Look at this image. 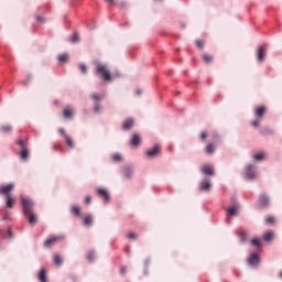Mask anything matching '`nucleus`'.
<instances>
[{"mask_svg":"<svg viewBox=\"0 0 282 282\" xmlns=\"http://www.w3.org/2000/svg\"><path fill=\"white\" fill-rule=\"evenodd\" d=\"M134 124V121L132 119H127L123 124H122V128L123 130L128 131L130 130Z\"/></svg>","mask_w":282,"mask_h":282,"instance_id":"15","label":"nucleus"},{"mask_svg":"<svg viewBox=\"0 0 282 282\" xmlns=\"http://www.w3.org/2000/svg\"><path fill=\"white\" fill-rule=\"evenodd\" d=\"M145 154L149 159H154L161 154V147L156 144L152 149L148 150Z\"/></svg>","mask_w":282,"mask_h":282,"instance_id":"6","label":"nucleus"},{"mask_svg":"<svg viewBox=\"0 0 282 282\" xmlns=\"http://www.w3.org/2000/svg\"><path fill=\"white\" fill-rule=\"evenodd\" d=\"M37 279L41 281V282H47V272L45 271V269H41L39 275H37Z\"/></svg>","mask_w":282,"mask_h":282,"instance_id":"17","label":"nucleus"},{"mask_svg":"<svg viewBox=\"0 0 282 282\" xmlns=\"http://www.w3.org/2000/svg\"><path fill=\"white\" fill-rule=\"evenodd\" d=\"M54 263H55V265H57V267L63 265V257H61V254H55V256H54Z\"/></svg>","mask_w":282,"mask_h":282,"instance_id":"22","label":"nucleus"},{"mask_svg":"<svg viewBox=\"0 0 282 282\" xmlns=\"http://www.w3.org/2000/svg\"><path fill=\"white\" fill-rule=\"evenodd\" d=\"M258 61L263 62L265 58V48L263 46H259L258 48Z\"/></svg>","mask_w":282,"mask_h":282,"instance_id":"14","label":"nucleus"},{"mask_svg":"<svg viewBox=\"0 0 282 282\" xmlns=\"http://www.w3.org/2000/svg\"><path fill=\"white\" fill-rule=\"evenodd\" d=\"M0 130L3 133H10V132H12V126H3V127L0 128Z\"/></svg>","mask_w":282,"mask_h":282,"instance_id":"28","label":"nucleus"},{"mask_svg":"<svg viewBox=\"0 0 282 282\" xmlns=\"http://www.w3.org/2000/svg\"><path fill=\"white\" fill-rule=\"evenodd\" d=\"M8 236L9 238H12V230L8 229Z\"/></svg>","mask_w":282,"mask_h":282,"instance_id":"50","label":"nucleus"},{"mask_svg":"<svg viewBox=\"0 0 282 282\" xmlns=\"http://www.w3.org/2000/svg\"><path fill=\"white\" fill-rule=\"evenodd\" d=\"M97 195L99 197H101L106 203L109 202V194L106 189L104 188H98L97 191Z\"/></svg>","mask_w":282,"mask_h":282,"instance_id":"11","label":"nucleus"},{"mask_svg":"<svg viewBox=\"0 0 282 282\" xmlns=\"http://www.w3.org/2000/svg\"><path fill=\"white\" fill-rule=\"evenodd\" d=\"M274 234L272 231H268L264 234L263 239L269 242L273 239Z\"/></svg>","mask_w":282,"mask_h":282,"instance_id":"25","label":"nucleus"},{"mask_svg":"<svg viewBox=\"0 0 282 282\" xmlns=\"http://www.w3.org/2000/svg\"><path fill=\"white\" fill-rule=\"evenodd\" d=\"M100 109H101L100 104L99 102H95L94 104V112L98 113L100 111Z\"/></svg>","mask_w":282,"mask_h":282,"instance_id":"36","label":"nucleus"},{"mask_svg":"<svg viewBox=\"0 0 282 282\" xmlns=\"http://www.w3.org/2000/svg\"><path fill=\"white\" fill-rule=\"evenodd\" d=\"M120 273L124 275L127 273V267H121Z\"/></svg>","mask_w":282,"mask_h":282,"instance_id":"48","label":"nucleus"},{"mask_svg":"<svg viewBox=\"0 0 282 282\" xmlns=\"http://www.w3.org/2000/svg\"><path fill=\"white\" fill-rule=\"evenodd\" d=\"M260 262V259L258 257L257 253H252L249 259H248V263L251 265V267H257Z\"/></svg>","mask_w":282,"mask_h":282,"instance_id":"9","label":"nucleus"},{"mask_svg":"<svg viewBox=\"0 0 282 282\" xmlns=\"http://www.w3.org/2000/svg\"><path fill=\"white\" fill-rule=\"evenodd\" d=\"M95 258H96L95 251H89V252L87 253V260H88L89 262L94 261Z\"/></svg>","mask_w":282,"mask_h":282,"instance_id":"30","label":"nucleus"},{"mask_svg":"<svg viewBox=\"0 0 282 282\" xmlns=\"http://www.w3.org/2000/svg\"><path fill=\"white\" fill-rule=\"evenodd\" d=\"M36 21L40 23H45V18H42V15H36Z\"/></svg>","mask_w":282,"mask_h":282,"instance_id":"45","label":"nucleus"},{"mask_svg":"<svg viewBox=\"0 0 282 282\" xmlns=\"http://www.w3.org/2000/svg\"><path fill=\"white\" fill-rule=\"evenodd\" d=\"M262 119H257L254 120L251 124L254 127V128H258L260 126V122H261Z\"/></svg>","mask_w":282,"mask_h":282,"instance_id":"42","label":"nucleus"},{"mask_svg":"<svg viewBox=\"0 0 282 282\" xmlns=\"http://www.w3.org/2000/svg\"><path fill=\"white\" fill-rule=\"evenodd\" d=\"M22 209L24 216L28 218V221L31 226H34L39 223V217L34 214V202L30 198L21 197Z\"/></svg>","mask_w":282,"mask_h":282,"instance_id":"1","label":"nucleus"},{"mask_svg":"<svg viewBox=\"0 0 282 282\" xmlns=\"http://www.w3.org/2000/svg\"><path fill=\"white\" fill-rule=\"evenodd\" d=\"M63 116H64L65 119H72V117L74 116V109H72L69 107H66L63 110Z\"/></svg>","mask_w":282,"mask_h":282,"instance_id":"12","label":"nucleus"},{"mask_svg":"<svg viewBox=\"0 0 282 282\" xmlns=\"http://www.w3.org/2000/svg\"><path fill=\"white\" fill-rule=\"evenodd\" d=\"M64 237L63 236H55V237H50L45 242H44V246L46 248H51L53 247L54 245L63 241Z\"/></svg>","mask_w":282,"mask_h":282,"instance_id":"5","label":"nucleus"},{"mask_svg":"<svg viewBox=\"0 0 282 282\" xmlns=\"http://www.w3.org/2000/svg\"><path fill=\"white\" fill-rule=\"evenodd\" d=\"M102 98H104V95H99V94H96V93H94V94L91 95V99H93L95 102L100 101Z\"/></svg>","mask_w":282,"mask_h":282,"instance_id":"26","label":"nucleus"},{"mask_svg":"<svg viewBox=\"0 0 282 282\" xmlns=\"http://www.w3.org/2000/svg\"><path fill=\"white\" fill-rule=\"evenodd\" d=\"M59 134L63 135L64 139H67V137H69L67 135V133H65V129L63 128L59 129Z\"/></svg>","mask_w":282,"mask_h":282,"instance_id":"43","label":"nucleus"},{"mask_svg":"<svg viewBox=\"0 0 282 282\" xmlns=\"http://www.w3.org/2000/svg\"><path fill=\"white\" fill-rule=\"evenodd\" d=\"M126 252H127V253H130V248H129V247L126 249Z\"/></svg>","mask_w":282,"mask_h":282,"instance_id":"51","label":"nucleus"},{"mask_svg":"<svg viewBox=\"0 0 282 282\" xmlns=\"http://www.w3.org/2000/svg\"><path fill=\"white\" fill-rule=\"evenodd\" d=\"M127 237L132 240H135L138 238V236L133 232H129Z\"/></svg>","mask_w":282,"mask_h":282,"instance_id":"44","label":"nucleus"},{"mask_svg":"<svg viewBox=\"0 0 282 282\" xmlns=\"http://www.w3.org/2000/svg\"><path fill=\"white\" fill-rule=\"evenodd\" d=\"M66 143L70 149H74V140L70 137H66Z\"/></svg>","mask_w":282,"mask_h":282,"instance_id":"34","label":"nucleus"},{"mask_svg":"<svg viewBox=\"0 0 282 282\" xmlns=\"http://www.w3.org/2000/svg\"><path fill=\"white\" fill-rule=\"evenodd\" d=\"M202 172L205 174V175H209V176H214L215 175V171H214V167L212 165H204L202 167Z\"/></svg>","mask_w":282,"mask_h":282,"instance_id":"10","label":"nucleus"},{"mask_svg":"<svg viewBox=\"0 0 282 282\" xmlns=\"http://www.w3.org/2000/svg\"><path fill=\"white\" fill-rule=\"evenodd\" d=\"M6 200H7L6 205L8 208H13L14 204L17 203V199L12 196L6 197Z\"/></svg>","mask_w":282,"mask_h":282,"instance_id":"16","label":"nucleus"},{"mask_svg":"<svg viewBox=\"0 0 282 282\" xmlns=\"http://www.w3.org/2000/svg\"><path fill=\"white\" fill-rule=\"evenodd\" d=\"M57 59L61 63H67V61L69 59V55L67 53H63L62 55H58Z\"/></svg>","mask_w":282,"mask_h":282,"instance_id":"23","label":"nucleus"},{"mask_svg":"<svg viewBox=\"0 0 282 282\" xmlns=\"http://www.w3.org/2000/svg\"><path fill=\"white\" fill-rule=\"evenodd\" d=\"M70 212H72V214L75 215L76 217H80V208H79V206H73V207L70 208Z\"/></svg>","mask_w":282,"mask_h":282,"instance_id":"24","label":"nucleus"},{"mask_svg":"<svg viewBox=\"0 0 282 282\" xmlns=\"http://www.w3.org/2000/svg\"><path fill=\"white\" fill-rule=\"evenodd\" d=\"M208 137L207 132H202L200 139L204 141Z\"/></svg>","mask_w":282,"mask_h":282,"instance_id":"47","label":"nucleus"},{"mask_svg":"<svg viewBox=\"0 0 282 282\" xmlns=\"http://www.w3.org/2000/svg\"><path fill=\"white\" fill-rule=\"evenodd\" d=\"M196 45H197L198 48L202 50L204 47V45H205L204 40H196Z\"/></svg>","mask_w":282,"mask_h":282,"instance_id":"37","label":"nucleus"},{"mask_svg":"<svg viewBox=\"0 0 282 282\" xmlns=\"http://www.w3.org/2000/svg\"><path fill=\"white\" fill-rule=\"evenodd\" d=\"M212 187V184L209 183V180H205L200 183V189L202 191H209Z\"/></svg>","mask_w":282,"mask_h":282,"instance_id":"18","label":"nucleus"},{"mask_svg":"<svg viewBox=\"0 0 282 282\" xmlns=\"http://www.w3.org/2000/svg\"><path fill=\"white\" fill-rule=\"evenodd\" d=\"M257 176V173L254 172V167L252 165H249L246 169V178L247 180H254Z\"/></svg>","mask_w":282,"mask_h":282,"instance_id":"8","label":"nucleus"},{"mask_svg":"<svg viewBox=\"0 0 282 282\" xmlns=\"http://www.w3.org/2000/svg\"><path fill=\"white\" fill-rule=\"evenodd\" d=\"M259 203H260L261 207H268L269 198L265 195H261L259 198Z\"/></svg>","mask_w":282,"mask_h":282,"instance_id":"19","label":"nucleus"},{"mask_svg":"<svg viewBox=\"0 0 282 282\" xmlns=\"http://www.w3.org/2000/svg\"><path fill=\"white\" fill-rule=\"evenodd\" d=\"M83 223L85 226L90 227L93 225V216L87 215L86 217H84Z\"/></svg>","mask_w":282,"mask_h":282,"instance_id":"20","label":"nucleus"},{"mask_svg":"<svg viewBox=\"0 0 282 282\" xmlns=\"http://www.w3.org/2000/svg\"><path fill=\"white\" fill-rule=\"evenodd\" d=\"M253 159H254L256 161H262V160L265 159V154H264V153L256 154V155H253Z\"/></svg>","mask_w":282,"mask_h":282,"instance_id":"29","label":"nucleus"},{"mask_svg":"<svg viewBox=\"0 0 282 282\" xmlns=\"http://www.w3.org/2000/svg\"><path fill=\"white\" fill-rule=\"evenodd\" d=\"M267 113V107L265 106H260L256 108L254 115L258 119L262 120L264 115Z\"/></svg>","mask_w":282,"mask_h":282,"instance_id":"7","label":"nucleus"},{"mask_svg":"<svg viewBox=\"0 0 282 282\" xmlns=\"http://www.w3.org/2000/svg\"><path fill=\"white\" fill-rule=\"evenodd\" d=\"M215 144L213 143H209L206 148H205V152L208 154V155H212L214 152H215Z\"/></svg>","mask_w":282,"mask_h":282,"instance_id":"21","label":"nucleus"},{"mask_svg":"<svg viewBox=\"0 0 282 282\" xmlns=\"http://www.w3.org/2000/svg\"><path fill=\"white\" fill-rule=\"evenodd\" d=\"M228 215H229V216H236V215H237V207H236V206L230 207V208L228 209Z\"/></svg>","mask_w":282,"mask_h":282,"instance_id":"33","label":"nucleus"},{"mask_svg":"<svg viewBox=\"0 0 282 282\" xmlns=\"http://www.w3.org/2000/svg\"><path fill=\"white\" fill-rule=\"evenodd\" d=\"M79 37H78V33H74L70 37V42L72 43H78Z\"/></svg>","mask_w":282,"mask_h":282,"instance_id":"35","label":"nucleus"},{"mask_svg":"<svg viewBox=\"0 0 282 282\" xmlns=\"http://www.w3.org/2000/svg\"><path fill=\"white\" fill-rule=\"evenodd\" d=\"M131 175H132V171H131L129 167H126V169H124V176H126L127 178H129V177H131Z\"/></svg>","mask_w":282,"mask_h":282,"instance_id":"39","label":"nucleus"},{"mask_svg":"<svg viewBox=\"0 0 282 282\" xmlns=\"http://www.w3.org/2000/svg\"><path fill=\"white\" fill-rule=\"evenodd\" d=\"M261 134H262V135L273 134V130L270 129V128H264V129L261 131Z\"/></svg>","mask_w":282,"mask_h":282,"instance_id":"32","label":"nucleus"},{"mask_svg":"<svg viewBox=\"0 0 282 282\" xmlns=\"http://www.w3.org/2000/svg\"><path fill=\"white\" fill-rule=\"evenodd\" d=\"M14 189V184L0 186V195H4V198L12 196L11 191Z\"/></svg>","mask_w":282,"mask_h":282,"instance_id":"4","label":"nucleus"},{"mask_svg":"<svg viewBox=\"0 0 282 282\" xmlns=\"http://www.w3.org/2000/svg\"><path fill=\"white\" fill-rule=\"evenodd\" d=\"M247 237H248V231L241 230L239 234V238H240L241 242H245L247 240Z\"/></svg>","mask_w":282,"mask_h":282,"instance_id":"27","label":"nucleus"},{"mask_svg":"<svg viewBox=\"0 0 282 282\" xmlns=\"http://www.w3.org/2000/svg\"><path fill=\"white\" fill-rule=\"evenodd\" d=\"M131 145L138 147L141 144V137L139 134H133L130 140Z\"/></svg>","mask_w":282,"mask_h":282,"instance_id":"13","label":"nucleus"},{"mask_svg":"<svg viewBox=\"0 0 282 282\" xmlns=\"http://www.w3.org/2000/svg\"><path fill=\"white\" fill-rule=\"evenodd\" d=\"M79 69L82 70V73L86 74L87 72V67L84 64L79 65Z\"/></svg>","mask_w":282,"mask_h":282,"instance_id":"46","label":"nucleus"},{"mask_svg":"<svg viewBox=\"0 0 282 282\" xmlns=\"http://www.w3.org/2000/svg\"><path fill=\"white\" fill-rule=\"evenodd\" d=\"M90 202H91V197L90 196H87L86 198H85V204H90Z\"/></svg>","mask_w":282,"mask_h":282,"instance_id":"49","label":"nucleus"},{"mask_svg":"<svg viewBox=\"0 0 282 282\" xmlns=\"http://www.w3.org/2000/svg\"><path fill=\"white\" fill-rule=\"evenodd\" d=\"M251 243H252V246L260 247L261 246V240L254 238V239H252Z\"/></svg>","mask_w":282,"mask_h":282,"instance_id":"41","label":"nucleus"},{"mask_svg":"<svg viewBox=\"0 0 282 282\" xmlns=\"http://www.w3.org/2000/svg\"><path fill=\"white\" fill-rule=\"evenodd\" d=\"M203 59L205 61V63H212L213 55H208L207 53H205V55H203Z\"/></svg>","mask_w":282,"mask_h":282,"instance_id":"31","label":"nucleus"},{"mask_svg":"<svg viewBox=\"0 0 282 282\" xmlns=\"http://www.w3.org/2000/svg\"><path fill=\"white\" fill-rule=\"evenodd\" d=\"M138 95H140L141 93L140 91H137Z\"/></svg>","mask_w":282,"mask_h":282,"instance_id":"53","label":"nucleus"},{"mask_svg":"<svg viewBox=\"0 0 282 282\" xmlns=\"http://www.w3.org/2000/svg\"><path fill=\"white\" fill-rule=\"evenodd\" d=\"M121 160H122V158H121L120 154L117 153V154L112 155V161H113V162L117 163V162H120Z\"/></svg>","mask_w":282,"mask_h":282,"instance_id":"38","label":"nucleus"},{"mask_svg":"<svg viewBox=\"0 0 282 282\" xmlns=\"http://www.w3.org/2000/svg\"><path fill=\"white\" fill-rule=\"evenodd\" d=\"M280 278L282 279V270H281V272H280Z\"/></svg>","mask_w":282,"mask_h":282,"instance_id":"52","label":"nucleus"},{"mask_svg":"<svg viewBox=\"0 0 282 282\" xmlns=\"http://www.w3.org/2000/svg\"><path fill=\"white\" fill-rule=\"evenodd\" d=\"M95 73L98 74L99 76H101V78L105 82L111 80L110 72H109L108 67L104 64H97L96 68H95Z\"/></svg>","mask_w":282,"mask_h":282,"instance_id":"2","label":"nucleus"},{"mask_svg":"<svg viewBox=\"0 0 282 282\" xmlns=\"http://www.w3.org/2000/svg\"><path fill=\"white\" fill-rule=\"evenodd\" d=\"M17 144L20 147V159L23 161H28L30 158V150H28V143L22 139L18 140Z\"/></svg>","mask_w":282,"mask_h":282,"instance_id":"3","label":"nucleus"},{"mask_svg":"<svg viewBox=\"0 0 282 282\" xmlns=\"http://www.w3.org/2000/svg\"><path fill=\"white\" fill-rule=\"evenodd\" d=\"M265 223H267L268 225H272V224L275 223V218L272 217V216H269V217L265 219Z\"/></svg>","mask_w":282,"mask_h":282,"instance_id":"40","label":"nucleus"},{"mask_svg":"<svg viewBox=\"0 0 282 282\" xmlns=\"http://www.w3.org/2000/svg\"><path fill=\"white\" fill-rule=\"evenodd\" d=\"M3 219H8V217L4 216Z\"/></svg>","mask_w":282,"mask_h":282,"instance_id":"54","label":"nucleus"}]
</instances>
